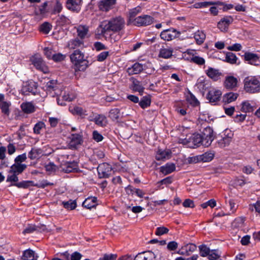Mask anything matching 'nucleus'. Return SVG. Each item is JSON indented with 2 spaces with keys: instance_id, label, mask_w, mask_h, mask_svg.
<instances>
[{
  "instance_id": "e2e57ef3",
  "label": "nucleus",
  "mask_w": 260,
  "mask_h": 260,
  "mask_svg": "<svg viewBox=\"0 0 260 260\" xmlns=\"http://www.w3.org/2000/svg\"><path fill=\"white\" fill-rule=\"evenodd\" d=\"M210 5H211V3L209 2H199V3H195L193 5V7L194 8H196V9H199V8H202L207 7V6H208Z\"/></svg>"
},
{
  "instance_id": "c9c22d12",
  "label": "nucleus",
  "mask_w": 260,
  "mask_h": 260,
  "mask_svg": "<svg viewBox=\"0 0 260 260\" xmlns=\"http://www.w3.org/2000/svg\"><path fill=\"white\" fill-rule=\"evenodd\" d=\"M76 167V164L74 162L67 161L61 165L62 170L66 173L71 172Z\"/></svg>"
},
{
  "instance_id": "de8ad7c7",
  "label": "nucleus",
  "mask_w": 260,
  "mask_h": 260,
  "mask_svg": "<svg viewBox=\"0 0 260 260\" xmlns=\"http://www.w3.org/2000/svg\"><path fill=\"white\" fill-rule=\"evenodd\" d=\"M200 254L201 256H208L210 249L206 245H202L199 246Z\"/></svg>"
},
{
  "instance_id": "f03ea898",
  "label": "nucleus",
  "mask_w": 260,
  "mask_h": 260,
  "mask_svg": "<svg viewBox=\"0 0 260 260\" xmlns=\"http://www.w3.org/2000/svg\"><path fill=\"white\" fill-rule=\"evenodd\" d=\"M70 59L75 71H84L88 66V61L85 59L84 54L76 50L70 55Z\"/></svg>"
},
{
  "instance_id": "4be33fe9",
  "label": "nucleus",
  "mask_w": 260,
  "mask_h": 260,
  "mask_svg": "<svg viewBox=\"0 0 260 260\" xmlns=\"http://www.w3.org/2000/svg\"><path fill=\"white\" fill-rule=\"evenodd\" d=\"M69 139V145L74 148L80 145L82 142V136L80 134H72Z\"/></svg>"
},
{
  "instance_id": "ea45409f",
  "label": "nucleus",
  "mask_w": 260,
  "mask_h": 260,
  "mask_svg": "<svg viewBox=\"0 0 260 260\" xmlns=\"http://www.w3.org/2000/svg\"><path fill=\"white\" fill-rule=\"evenodd\" d=\"M133 89L135 91L139 92L140 94H142L144 88L141 84L140 82L136 79L133 80Z\"/></svg>"
},
{
  "instance_id": "39448f33",
  "label": "nucleus",
  "mask_w": 260,
  "mask_h": 260,
  "mask_svg": "<svg viewBox=\"0 0 260 260\" xmlns=\"http://www.w3.org/2000/svg\"><path fill=\"white\" fill-rule=\"evenodd\" d=\"M30 61L37 70L45 74L49 72V68L43 60L41 55L38 54H35L30 58Z\"/></svg>"
},
{
  "instance_id": "c756f323",
  "label": "nucleus",
  "mask_w": 260,
  "mask_h": 260,
  "mask_svg": "<svg viewBox=\"0 0 260 260\" xmlns=\"http://www.w3.org/2000/svg\"><path fill=\"white\" fill-rule=\"evenodd\" d=\"M38 256L32 250L27 249L23 251L22 259L23 260H37Z\"/></svg>"
},
{
  "instance_id": "4c0bfd02",
  "label": "nucleus",
  "mask_w": 260,
  "mask_h": 260,
  "mask_svg": "<svg viewBox=\"0 0 260 260\" xmlns=\"http://www.w3.org/2000/svg\"><path fill=\"white\" fill-rule=\"evenodd\" d=\"M197 249V246L192 243L187 244L182 248V253L186 255H189L191 253L194 252Z\"/></svg>"
},
{
  "instance_id": "a19ab883",
  "label": "nucleus",
  "mask_w": 260,
  "mask_h": 260,
  "mask_svg": "<svg viewBox=\"0 0 260 260\" xmlns=\"http://www.w3.org/2000/svg\"><path fill=\"white\" fill-rule=\"evenodd\" d=\"M186 100L190 105L194 106L199 105V102L198 100L195 96L190 92L186 94Z\"/></svg>"
},
{
  "instance_id": "c85d7f7f",
  "label": "nucleus",
  "mask_w": 260,
  "mask_h": 260,
  "mask_svg": "<svg viewBox=\"0 0 260 260\" xmlns=\"http://www.w3.org/2000/svg\"><path fill=\"white\" fill-rule=\"evenodd\" d=\"M176 166L173 163H167L165 165L160 167V171L163 174L166 175L169 174L175 170Z\"/></svg>"
},
{
  "instance_id": "6e6d98bb",
  "label": "nucleus",
  "mask_w": 260,
  "mask_h": 260,
  "mask_svg": "<svg viewBox=\"0 0 260 260\" xmlns=\"http://www.w3.org/2000/svg\"><path fill=\"white\" fill-rule=\"evenodd\" d=\"M144 260H154L155 258V254L150 251L143 252Z\"/></svg>"
},
{
  "instance_id": "9b49d317",
  "label": "nucleus",
  "mask_w": 260,
  "mask_h": 260,
  "mask_svg": "<svg viewBox=\"0 0 260 260\" xmlns=\"http://www.w3.org/2000/svg\"><path fill=\"white\" fill-rule=\"evenodd\" d=\"M243 57L244 60L249 64L255 66L260 65V59L256 54L246 52L243 55Z\"/></svg>"
},
{
  "instance_id": "69168bd1",
  "label": "nucleus",
  "mask_w": 260,
  "mask_h": 260,
  "mask_svg": "<svg viewBox=\"0 0 260 260\" xmlns=\"http://www.w3.org/2000/svg\"><path fill=\"white\" fill-rule=\"evenodd\" d=\"M178 247V243L175 241L169 242L167 245V248L170 250H175Z\"/></svg>"
},
{
  "instance_id": "7ed1b4c3",
  "label": "nucleus",
  "mask_w": 260,
  "mask_h": 260,
  "mask_svg": "<svg viewBox=\"0 0 260 260\" xmlns=\"http://www.w3.org/2000/svg\"><path fill=\"white\" fill-rule=\"evenodd\" d=\"M201 140L200 134H193L188 137L187 136L184 139L180 138L178 142L187 147L194 148L201 145Z\"/></svg>"
},
{
  "instance_id": "0e129e2a",
  "label": "nucleus",
  "mask_w": 260,
  "mask_h": 260,
  "mask_svg": "<svg viewBox=\"0 0 260 260\" xmlns=\"http://www.w3.org/2000/svg\"><path fill=\"white\" fill-rule=\"evenodd\" d=\"M141 10L140 7H137L134 9H131L129 12V17L132 19L138 14Z\"/></svg>"
},
{
  "instance_id": "2f4dec72",
  "label": "nucleus",
  "mask_w": 260,
  "mask_h": 260,
  "mask_svg": "<svg viewBox=\"0 0 260 260\" xmlns=\"http://www.w3.org/2000/svg\"><path fill=\"white\" fill-rule=\"evenodd\" d=\"M22 111L27 114L33 113L35 111L34 105L31 102H24L21 105Z\"/></svg>"
},
{
  "instance_id": "423d86ee",
  "label": "nucleus",
  "mask_w": 260,
  "mask_h": 260,
  "mask_svg": "<svg viewBox=\"0 0 260 260\" xmlns=\"http://www.w3.org/2000/svg\"><path fill=\"white\" fill-rule=\"evenodd\" d=\"M202 139L201 145L205 147H209L214 139L213 131L210 126L204 127L202 134H200Z\"/></svg>"
},
{
  "instance_id": "dca6fc26",
  "label": "nucleus",
  "mask_w": 260,
  "mask_h": 260,
  "mask_svg": "<svg viewBox=\"0 0 260 260\" xmlns=\"http://www.w3.org/2000/svg\"><path fill=\"white\" fill-rule=\"evenodd\" d=\"M228 132H229V131L226 130L222 136V138L218 140L217 145L218 147L220 148H223L228 146L231 143L233 135L231 132L230 133H228L227 135H226V133Z\"/></svg>"
},
{
  "instance_id": "2eb2a0df",
  "label": "nucleus",
  "mask_w": 260,
  "mask_h": 260,
  "mask_svg": "<svg viewBox=\"0 0 260 260\" xmlns=\"http://www.w3.org/2000/svg\"><path fill=\"white\" fill-rule=\"evenodd\" d=\"M70 111L73 114H76L80 115L81 117L84 118H87L89 115H92L93 113L90 112L89 110L84 109L82 107L78 106H75L70 108Z\"/></svg>"
},
{
  "instance_id": "a211bd4d",
  "label": "nucleus",
  "mask_w": 260,
  "mask_h": 260,
  "mask_svg": "<svg viewBox=\"0 0 260 260\" xmlns=\"http://www.w3.org/2000/svg\"><path fill=\"white\" fill-rule=\"evenodd\" d=\"M44 88L47 91V92L49 93L52 96L58 94L57 92H56L57 90V85L56 80L49 81L46 83Z\"/></svg>"
},
{
  "instance_id": "338daca9",
  "label": "nucleus",
  "mask_w": 260,
  "mask_h": 260,
  "mask_svg": "<svg viewBox=\"0 0 260 260\" xmlns=\"http://www.w3.org/2000/svg\"><path fill=\"white\" fill-rule=\"evenodd\" d=\"M116 255L114 254H105L102 257L100 258L99 260H115Z\"/></svg>"
},
{
  "instance_id": "bb28decb",
  "label": "nucleus",
  "mask_w": 260,
  "mask_h": 260,
  "mask_svg": "<svg viewBox=\"0 0 260 260\" xmlns=\"http://www.w3.org/2000/svg\"><path fill=\"white\" fill-rule=\"evenodd\" d=\"M171 156V152L169 150H158L156 154V159L157 160H165L169 159Z\"/></svg>"
},
{
  "instance_id": "412c9836",
  "label": "nucleus",
  "mask_w": 260,
  "mask_h": 260,
  "mask_svg": "<svg viewBox=\"0 0 260 260\" xmlns=\"http://www.w3.org/2000/svg\"><path fill=\"white\" fill-rule=\"evenodd\" d=\"M77 35L81 39H84L89 37V27L86 25H79L75 27Z\"/></svg>"
},
{
  "instance_id": "cd10ccee",
  "label": "nucleus",
  "mask_w": 260,
  "mask_h": 260,
  "mask_svg": "<svg viewBox=\"0 0 260 260\" xmlns=\"http://www.w3.org/2000/svg\"><path fill=\"white\" fill-rule=\"evenodd\" d=\"M144 68L142 64L135 63L132 67L127 69V73L129 75H134L140 73Z\"/></svg>"
},
{
  "instance_id": "72a5a7b5",
  "label": "nucleus",
  "mask_w": 260,
  "mask_h": 260,
  "mask_svg": "<svg viewBox=\"0 0 260 260\" xmlns=\"http://www.w3.org/2000/svg\"><path fill=\"white\" fill-rule=\"evenodd\" d=\"M83 45V41L78 38L72 39L69 41L68 43V46L70 49H75L77 48L81 47Z\"/></svg>"
},
{
  "instance_id": "4d7b16f0",
  "label": "nucleus",
  "mask_w": 260,
  "mask_h": 260,
  "mask_svg": "<svg viewBox=\"0 0 260 260\" xmlns=\"http://www.w3.org/2000/svg\"><path fill=\"white\" fill-rule=\"evenodd\" d=\"M242 46L240 43H235L227 47L229 51H239L241 50Z\"/></svg>"
},
{
  "instance_id": "13d9d810",
  "label": "nucleus",
  "mask_w": 260,
  "mask_h": 260,
  "mask_svg": "<svg viewBox=\"0 0 260 260\" xmlns=\"http://www.w3.org/2000/svg\"><path fill=\"white\" fill-rule=\"evenodd\" d=\"M66 58V55L64 54H62L61 53H58L54 54L52 55V58L54 61L55 62H59L63 60Z\"/></svg>"
},
{
  "instance_id": "1a4fd4ad",
  "label": "nucleus",
  "mask_w": 260,
  "mask_h": 260,
  "mask_svg": "<svg viewBox=\"0 0 260 260\" xmlns=\"http://www.w3.org/2000/svg\"><path fill=\"white\" fill-rule=\"evenodd\" d=\"M97 170L100 178H108L111 174L112 168L107 163H102L99 165Z\"/></svg>"
},
{
  "instance_id": "79ce46f5",
  "label": "nucleus",
  "mask_w": 260,
  "mask_h": 260,
  "mask_svg": "<svg viewBox=\"0 0 260 260\" xmlns=\"http://www.w3.org/2000/svg\"><path fill=\"white\" fill-rule=\"evenodd\" d=\"M140 106L143 109L150 106L151 104V99L148 96H144L139 102Z\"/></svg>"
},
{
  "instance_id": "a878e982",
  "label": "nucleus",
  "mask_w": 260,
  "mask_h": 260,
  "mask_svg": "<svg viewBox=\"0 0 260 260\" xmlns=\"http://www.w3.org/2000/svg\"><path fill=\"white\" fill-rule=\"evenodd\" d=\"M116 2V0H101L99 3V8L102 11H108L113 8Z\"/></svg>"
},
{
  "instance_id": "b1692460",
  "label": "nucleus",
  "mask_w": 260,
  "mask_h": 260,
  "mask_svg": "<svg viewBox=\"0 0 260 260\" xmlns=\"http://www.w3.org/2000/svg\"><path fill=\"white\" fill-rule=\"evenodd\" d=\"M82 0H68L67 8L73 11L78 12L81 9Z\"/></svg>"
},
{
  "instance_id": "774afa93",
  "label": "nucleus",
  "mask_w": 260,
  "mask_h": 260,
  "mask_svg": "<svg viewBox=\"0 0 260 260\" xmlns=\"http://www.w3.org/2000/svg\"><path fill=\"white\" fill-rule=\"evenodd\" d=\"M82 255L78 252H74L71 255V260H80Z\"/></svg>"
},
{
  "instance_id": "473e14b6",
  "label": "nucleus",
  "mask_w": 260,
  "mask_h": 260,
  "mask_svg": "<svg viewBox=\"0 0 260 260\" xmlns=\"http://www.w3.org/2000/svg\"><path fill=\"white\" fill-rule=\"evenodd\" d=\"M238 94L234 92H229L223 95L222 101L225 104H229L235 101L238 98Z\"/></svg>"
},
{
  "instance_id": "f704fd0d",
  "label": "nucleus",
  "mask_w": 260,
  "mask_h": 260,
  "mask_svg": "<svg viewBox=\"0 0 260 260\" xmlns=\"http://www.w3.org/2000/svg\"><path fill=\"white\" fill-rule=\"evenodd\" d=\"M44 152L41 148H34L29 153V156L31 159L40 158L44 155Z\"/></svg>"
},
{
  "instance_id": "680f3d73",
  "label": "nucleus",
  "mask_w": 260,
  "mask_h": 260,
  "mask_svg": "<svg viewBox=\"0 0 260 260\" xmlns=\"http://www.w3.org/2000/svg\"><path fill=\"white\" fill-rule=\"evenodd\" d=\"M109 55V51H103L97 56V60L99 61H103Z\"/></svg>"
},
{
  "instance_id": "603ef678",
  "label": "nucleus",
  "mask_w": 260,
  "mask_h": 260,
  "mask_svg": "<svg viewBox=\"0 0 260 260\" xmlns=\"http://www.w3.org/2000/svg\"><path fill=\"white\" fill-rule=\"evenodd\" d=\"M45 126V123L42 121H39L37 123L33 128L34 132L36 134H39L41 133V130L44 128Z\"/></svg>"
},
{
  "instance_id": "0eeeda50",
  "label": "nucleus",
  "mask_w": 260,
  "mask_h": 260,
  "mask_svg": "<svg viewBox=\"0 0 260 260\" xmlns=\"http://www.w3.org/2000/svg\"><path fill=\"white\" fill-rule=\"evenodd\" d=\"M222 92L216 88L210 89L207 94V99L209 102L213 105H216L220 100Z\"/></svg>"
},
{
  "instance_id": "58836bf2",
  "label": "nucleus",
  "mask_w": 260,
  "mask_h": 260,
  "mask_svg": "<svg viewBox=\"0 0 260 260\" xmlns=\"http://www.w3.org/2000/svg\"><path fill=\"white\" fill-rule=\"evenodd\" d=\"M238 58L235 54L229 52L226 53L225 61L231 64H236Z\"/></svg>"
},
{
  "instance_id": "5701e85b",
  "label": "nucleus",
  "mask_w": 260,
  "mask_h": 260,
  "mask_svg": "<svg viewBox=\"0 0 260 260\" xmlns=\"http://www.w3.org/2000/svg\"><path fill=\"white\" fill-rule=\"evenodd\" d=\"M214 155L211 153H205L204 154L200 156H193L189 158V161L191 162L197 163L199 160H202L204 161H209L211 160L213 158Z\"/></svg>"
},
{
  "instance_id": "49530a36",
  "label": "nucleus",
  "mask_w": 260,
  "mask_h": 260,
  "mask_svg": "<svg viewBox=\"0 0 260 260\" xmlns=\"http://www.w3.org/2000/svg\"><path fill=\"white\" fill-rule=\"evenodd\" d=\"M10 103L7 102H2L0 104V108L2 112L6 115L9 114V107Z\"/></svg>"
},
{
  "instance_id": "3c124183",
  "label": "nucleus",
  "mask_w": 260,
  "mask_h": 260,
  "mask_svg": "<svg viewBox=\"0 0 260 260\" xmlns=\"http://www.w3.org/2000/svg\"><path fill=\"white\" fill-rule=\"evenodd\" d=\"M45 169L49 173H52L57 170L58 167L53 162H50L46 165Z\"/></svg>"
},
{
  "instance_id": "5fc2aeb1",
  "label": "nucleus",
  "mask_w": 260,
  "mask_h": 260,
  "mask_svg": "<svg viewBox=\"0 0 260 260\" xmlns=\"http://www.w3.org/2000/svg\"><path fill=\"white\" fill-rule=\"evenodd\" d=\"M220 254L217 250H210L208 257L210 260H215L218 258Z\"/></svg>"
},
{
  "instance_id": "4468645a",
  "label": "nucleus",
  "mask_w": 260,
  "mask_h": 260,
  "mask_svg": "<svg viewBox=\"0 0 260 260\" xmlns=\"http://www.w3.org/2000/svg\"><path fill=\"white\" fill-rule=\"evenodd\" d=\"M178 32L174 29H168L162 31L160 35L161 39L169 41L177 38Z\"/></svg>"
},
{
  "instance_id": "20e7f679",
  "label": "nucleus",
  "mask_w": 260,
  "mask_h": 260,
  "mask_svg": "<svg viewBox=\"0 0 260 260\" xmlns=\"http://www.w3.org/2000/svg\"><path fill=\"white\" fill-rule=\"evenodd\" d=\"M244 88L247 92L255 93L260 89V82L255 77H248L244 79Z\"/></svg>"
},
{
  "instance_id": "9d476101",
  "label": "nucleus",
  "mask_w": 260,
  "mask_h": 260,
  "mask_svg": "<svg viewBox=\"0 0 260 260\" xmlns=\"http://www.w3.org/2000/svg\"><path fill=\"white\" fill-rule=\"evenodd\" d=\"M153 20V18L149 15L141 16L134 19V24L138 26H146L152 24Z\"/></svg>"
},
{
  "instance_id": "37998d69",
  "label": "nucleus",
  "mask_w": 260,
  "mask_h": 260,
  "mask_svg": "<svg viewBox=\"0 0 260 260\" xmlns=\"http://www.w3.org/2000/svg\"><path fill=\"white\" fill-rule=\"evenodd\" d=\"M52 28L51 25L48 22H44L40 26V31L42 32L47 34L49 32Z\"/></svg>"
},
{
  "instance_id": "393cba45",
  "label": "nucleus",
  "mask_w": 260,
  "mask_h": 260,
  "mask_svg": "<svg viewBox=\"0 0 260 260\" xmlns=\"http://www.w3.org/2000/svg\"><path fill=\"white\" fill-rule=\"evenodd\" d=\"M173 53V49L170 47H162L159 51L158 56L164 59L170 58Z\"/></svg>"
},
{
  "instance_id": "a18cd8bd",
  "label": "nucleus",
  "mask_w": 260,
  "mask_h": 260,
  "mask_svg": "<svg viewBox=\"0 0 260 260\" xmlns=\"http://www.w3.org/2000/svg\"><path fill=\"white\" fill-rule=\"evenodd\" d=\"M242 111L244 112H250L253 111V107L248 101H245L242 103Z\"/></svg>"
},
{
  "instance_id": "f3484780",
  "label": "nucleus",
  "mask_w": 260,
  "mask_h": 260,
  "mask_svg": "<svg viewBox=\"0 0 260 260\" xmlns=\"http://www.w3.org/2000/svg\"><path fill=\"white\" fill-rule=\"evenodd\" d=\"M238 79L233 76H226L224 81V86L228 89L232 90L238 85Z\"/></svg>"
},
{
  "instance_id": "ddd939ff",
  "label": "nucleus",
  "mask_w": 260,
  "mask_h": 260,
  "mask_svg": "<svg viewBox=\"0 0 260 260\" xmlns=\"http://www.w3.org/2000/svg\"><path fill=\"white\" fill-rule=\"evenodd\" d=\"M15 163L11 166L7 178V182L10 185H16V158L14 159Z\"/></svg>"
},
{
  "instance_id": "7c9ffc66",
  "label": "nucleus",
  "mask_w": 260,
  "mask_h": 260,
  "mask_svg": "<svg viewBox=\"0 0 260 260\" xmlns=\"http://www.w3.org/2000/svg\"><path fill=\"white\" fill-rule=\"evenodd\" d=\"M97 199L94 197H88L83 203V206L87 209H91L97 205Z\"/></svg>"
},
{
  "instance_id": "09e8293b",
  "label": "nucleus",
  "mask_w": 260,
  "mask_h": 260,
  "mask_svg": "<svg viewBox=\"0 0 260 260\" xmlns=\"http://www.w3.org/2000/svg\"><path fill=\"white\" fill-rule=\"evenodd\" d=\"M191 61L199 65V66H202L204 65L205 63V60L204 58L199 56H193L191 58Z\"/></svg>"
},
{
  "instance_id": "6ab92c4d",
  "label": "nucleus",
  "mask_w": 260,
  "mask_h": 260,
  "mask_svg": "<svg viewBox=\"0 0 260 260\" xmlns=\"http://www.w3.org/2000/svg\"><path fill=\"white\" fill-rule=\"evenodd\" d=\"M233 20L234 19L232 16H225L218 23L217 26L221 31H226L229 26L233 22Z\"/></svg>"
},
{
  "instance_id": "6e6552de",
  "label": "nucleus",
  "mask_w": 260,
  "mask_h": 260,
  "mask_svg": "<svg viewBox=\"0 0 260 260\" xmlns=\"http://www.w3.org/2000/svg\"><path fill=\"white\" fill-rule=\"evenodd\" d=\"M37 91V84L33 81H28L23 83L20 92L22 94L27 95L29 93L35 94Z\"/></svg>"
},
{
  "instance_id": "f257e3e1",
  "label": "nucleus",
  "mask_w": 260,
  "mask_h": 260,
  "mask_svg": "<svg viewBox=\"0 0 260 260\" xmlns=\"http://www.w3.org/2000/svg\"><path fill=\"white\" fill-rule=\"evenodd\" d=\"M125 27V20L121 16L111 18L103 21L98 28V31L101 35H105L108 32H119Z\"/></svg>"
},
{
  "instance_id": "aec40b11",
  "label": "nucleus",
  "mask_w": 260,
  "mask_h": 260,
  "mask_svg": "<svg viewBox=\"0 0 260 260\" xmlns=\"http://www.w3.org/2000/svg\"><path fill=\"white\" fill-rule=\"evenodd\" d=\"M205 73L208 77L214 81L218 80L222 74L219 70L212 67H208L205 70Z\"/></svg>"
},
{
  "instance_id": "bf43d9fd",
  "label": "nucleus",
  "mask_w": 260,
  "mask_h": 260,
  "mask_svg": "<svg viewBox=\"0 0 260 260\" xmlns=\"http://www.w3.org/2000/svg\"><path fill=\"white\" fill-rule=\"evenodd\" d=\"M47 5L46 2L44 3L42 5L39 6L38 9L36 10V13L38 15L44 14L46 12V8Z\"/></svg>"
},
{
  "instance_id": "052dcab7",
  "label": "nucleus",
  "mask_w": 260,
  "mask_h": 260,
  "mask_svg": "<svg viewBox=\"0 0 260 260\" xmlns=\"http://www.w3.org/2000/svg\"><path fill=\"white\" fill-rule=\"evenodd\" d=\"M92 138L97 142H101L103 139V136L97 131H94L92 132Z\"/></svg>"
},
{
  "instance_id": "8fccbe9b",
  "label": "nucleus",
  "mask_w": 260,
  "mask_h": 260,
  "mask_svg": "<svg viewBox=\"0 0 260 260\" xmlns=\"http://www.w3.org/2000/svg\"><path fill=\"white\" fill-rule=\"evenodd\" d=\"M120 115V110L117 108L112 109L109 112V117L113 120H117Z\"/></svg>"
},
{
  "instance_id": "c03bdc74",
  "label": "nucleus",
  "mask_w": 260,
  "mask_h": 260,
  "mask_svg": "<svg viewBox=\"0 0 260 260\" xmlns=\"http://www.w3.org/2000/svg\"><path fill=\"white\" fill-rule=\"evenodd\" d=\"M62 204L66 209L70 210H73L75 209L77 206L76 201L73 200H69L67 202H62Z\"/></svg>"
},
{
  "instance_id": "864d4df0",
  "label": "nucleus",
  "mask_w": 260,
  "mask_h": 260,
  "mask_svg": "<svg viewBox=\"0 0 260 260\" xmlns=\"http://www.w3.org/2000/svg\"><path fill=\"white\" fill-rule=\"evenodd\" d=\"M169 230L165 226H159L156 229L155 234L157 236H161L164 234H167Z\"/></svg>"
},
{
  "instance_id": "e433bc0d",
  "label": "nucleus",
  "mask_w": 260,
  "mask_h": 260,
  "mask_svg": "<svg viewBox=\"0 0 260 260\" xmlns=\"http://www.w3.org/2000/svg\"><path fill=\"white\" fill-rule=\"evenodd\" d=\"M194 38L196 43L199 44H202L206 39V35L203 31L198 30L194 33Z\"/></svg>"
},
{
  "instance_id": "f8f14e48",
  "label": "nucleus",
  "mask_w": 260,
  "mask_h": 260,
  "mask_svg": "<svg viewBox=\"0 0 260 260\" xmlns=\"http://www.w3.org/2000/svg\"><path fill=\"white\" fill-rule=\"evenodd\" d=\"M88 120L90 121H94L95 123L101 127L105 126L108 123L107 117L104 115L98 114L95 116L89 115L88 117Z\"/></svg>"
}]
</instances>
